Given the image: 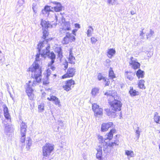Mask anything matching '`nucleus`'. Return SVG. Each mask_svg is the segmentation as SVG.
Returning <instances> with one entry per match:
<instances>
[{"instance_id": "61", "label": "nucleus", "mask_w": 160, "mask_h": 160, "mask_svg": "<svg viewBox=\"0 0 160 160\" xmlns=\"http://www.w3.org/2000/svg\"><path fill=\"white\" fill-rule=\"evenodd\" d=\"M72 55H73V53H72V51H70V52H69V56H72Z\"/></svg>"}, {"instance_id": "44", "label": "nucleus", "mask_w": 160, "mask_h": 160, "mask_svg": "<svg viewBox=\"0 0 160 160\" xmlns=\"http://www.w3.org/2000/svg\"><path fill=\"white\" fill-rule=\"evenodd\" d=\"M116 0H108V4L109 5H114L116 3Z\"/></svg>"}, {"instance_id": "28", "label": "nucleus", "mask_w": 160, "mask_h": 160, "mask_svg": "<svg viewBox=\"0 0 160 160\" xmlns=\"http://www.w3.org/2000/svg\"><path fill=\"white\" fill-rule=\"evenodd\" d=\"M106 112L107 115L110 117H112L113 116H115V111H110V110L109 109H105V110Z\"/></svg>"}, {"instance_id": "5", "label": "nucleus", "mask_w": 160, "mask_h": 160, "mask_svg": "<svg viewBox=\"0 0 160 160\" xmlns=\"http://www.w3.org/2000/svg\"><path fill=\"white\" fill-rule=\"evenodd\" d=\"M54 149V145L50 143H47L42 147V153L44 157H48Z\"/></svg>"}, {"instance_id": "23", "label": "nucleus", "mask_w": 160, "mask_h": 160, "mask_svg": "<svg viewBox=\"0 0 160 160\" xmlns=\"http://www.w3.org/2000/svg\"><path fill=\"white\" fill-rule=\"evenodd\" d=\"M13 128L12 126L9 125H6L5 127L4 132L6 133L11 132L13 131Z\"/></svg>"}, {"instance_id": "21", "label": "nucleus", "mask_w": 160, "mask_h": 160, "mask_svg": "<svg viewBox=\"0 0 160 160\" xmlns=\"http://www.w3.org/2000/svg\"><path fill=\"white\" fill-rule=\"evenodd\" d=\"M56 52L58 53V59L61 60L63 57L62 50L60 47H58L56 49Z\"/></svg>"}, {"instance_id": "34", "label": "nucleus", "mask_w": 160, "mask_h": 160, "mask_svg": "<svg viewBox=\"0 0 160 160\" xmlns=\"http://www.w3.org/2000/svg\"><path fill=\"white\" fill-rule=\"evenodd\" d=\"M44 105L43 103H41L38 106V109L39 112H42L43 111L44 109Z\"/></svg>"}, {"instance_id": "14", "label": "nucleus", "mask_w": 160, "mask_h": 160, "mask_svg": "<svg viewBox=\"0 0 160 160\" xmlns=\"http://www.w3.org/2000/svg\"><path fill=\"white\" fill-rule=\"evenodd\" d=\"M54 4L56 5V6L52 8V9L56 12H58L62 11L63 7L60 3L57 2H52Z\"/></svg>"}, {"instance_id": "53", "label": "nucleus", "mask_w": 160, "mask_h": 160, "mask_svg": "<svg viewBox=\"0 0 160 160\" xmlns=\"http://www.w3.org/2000/svg\"><path fill=\"white\" fill-rule=\"evenodd\" d=\"M48 66L50 67V68L52 70L54 71L55 70V68L52 65H49V63L48 64Z\"/></svg>"}, {"instance_id": "58", "label": "nucleus", "mask_w": 160, "mask_h": 160, "mask_svg": "<svg viewBox=\"0 0 160 160\" xmlns=\"http://www.w3.org/2000/svg\"><path fill=\"white\" fill-rule=\"evenodd\" d=\"M66 64L64 65V67L66 69L67 68H68V63L67 62H66V63H65Z\"/></svg>"}, {"instance_id": "55", "label": "nucleus", "mask_w": 160, "mask_h": 160, "mask_svg": "<svg viewBox=\"0 0 160 160\" xmlns=\"http://www.w3.org/2000/svg\"><path fill=\"white\" fill-rule=\"evenodd\" d=\"M42 13L43 14H48V13L44 9L42 10Z\"/></svg>"}, {"instance_id": "33", "label": "nucleus", "mask_w": 160, "mask_h": 160, "mask_svg": "<svg viewBox=\"0 0 160 160\" xmlns=\"http://www.w3.org/2000/svg\"><path fill=\"white\" fill-rule=\"evenodd\" d=\"M97 78L99 81H106V78L104 77L101 73H99L97 76Z\"/></svg>"}, {"instance_id": "3", "label": "nucleus", "mask_w": 160, "mask_h": 160, "mask_svg": "<svg viewBox=\"0 0 160 160\" xmlns=\"http://www.w3.org/2000/svg\"><path fill=\"white\" fill-rule=\"evenodd\" d=\"M112 98L108 102L111 109L115 112L120 111L122 104L120 101V98L119 97H116L115 98L112 97Z\"/></svg>"}, {"instance_id": "35", "label": "nucleus", "mask_w": 160, "mask_h": 160, "mask_svg": "<svg viewBox=\"0 0 160 160\" xmlns=\"http://www.w3.org/2000/svg\"><path fill=\"white\" fill-rule=\"evenodd\" d=\"M109 77L112 79L115 77L114 72L111 68H110L109 70Z\"/></svg>"}, {"instance_id": "7", "label": "nucleus", "mask_w": 160, "mask_h": 160, "mask_svg": "<svg viewBox=\"0 0 160 160\" xmlns=\"http://www.w3.org/2000/svg\"><path fill=\"white\" fill-rule=\"evenodd\" d=\"M45 44L43 45V47H42V48L41 49L40 51L38 52V53L37 54L40 53V55L41 54L42 57L45 58L46 56L48 55V54L50 53V46L49 44ZM38 52L39 51L38 50Z\"/></svg>"}, {"instance_id": "56", "label": "nucleus", "mask_w": 160, "mask_h": 160, "mask_svg": "<svg viewBox=\"0 0 160 160\" xmlns=\"http://www.w3.org/2000/svg\"><path fill=\"white\" fill-rule=\"evenodd\" d=\"M77 31V30L76 29H74L72 30V33L75 36H76V32Z\"/></svg>"}, {"instance_id": "51", "label": "nucleus", "mask_w": 160, "mask_h": 160, "mask_svg": "<svg viewBox=\"0 0 160 160\" xmlns=\"http://www.w3.org/2000/svg\"><path fill=\"white\" fill-rule=\"evenodd\" d=\"M4 115L5 118L7 119H8L9 118V113H4Z\"/></svg>"}, {"instance_id": "43", "label": "nucleus", "mask_w": 160, "mask_h": 160, "mask_svg": "<svg viewBox=\"0 0 160 160\" xmlns=\"http://www.w3.org/2000/svg\"><path fill=\"white\" fill-rule=\"evenodd\" d=\"M160 119V116H156V115L154 116V121L156 123H159Z\"/></svg>"}, {"instance_id": "19", "label": "nucleus", "mask_w": 160, "mask_h": 160, "mask_svg": "<svg viewBox=\"0 0 160 160\" xmlns=\"http://www.w3.org/2000/svg\"><path fill=\"white\" fill-rule=\"evenodd\" d=\"M125 77L128 80L132 81L133 78V77L135 74L132 72H131L126 71L125 73Z\"/></svg>"}, {"instance_id": "62", "label": "nucleus", "mask_w": 160, "mask_h": 160, "mask_svg": "<svg viewBox=\"0 0 160 160\" xmlns=\"http://www.w3.org/2000/svg\"><path fill=\"white\" fill-rule=\"evenodd\" d=\"M2 62V58H1L0 59V64Z\"/></svg>"}, {"instance_id": "26", "label": "nucleus", "mask_w": 160, "mask_h": 160, "mask_svg": "<svg viewBox=\"0 0 160 160\" xmlns=\"http://www.w3.org/2000/svg\"><path fill=\"white\" fill-rule=\"evenodd\" d=\"M115 132L116 130L115 129H111L107 135L106 138L109 140H111L112 138L113 133Z\"/></svg>"}, {"instance_id": "41", "label": "nucleus", "mask_w": 160, "mask_h": 160, "mask_svg": "<svg viewBox=\"0 0 160 160\" xmlns=\"http://www.w3.org/2000/svg\"><path fill=\"white\" fill-rule=\"evenodd\" d=\"M42 82L44 84H48L49 83L48 77L46 76L45 77L42 79Z\"/></svg>"}, {"instance_id": "39", "label": "nucleus", "mask_w": 160, "mask_h": 160, "mask_svg": "<svg viewBox=\"0 0 160 160\" xmlns=\"http://www.w3.org/2000/svg\"><path fill=\"white\" fill-rule=\"evenodd\" d=\"M75 59V57L72 55V56H69V62L72 64V63H74V60Z\"/></svg>"}, {"instance_id": "57", "label": "nucleus", "mask_w": 160, "mask_h": 160, "mask_svg": "<svg viewBox=\"0 0 160 160\" xmlns=\"http://www.w3.org/2000/svg\"><path fill=\"white\" fill-rule=\"evenodd\" d=\"M75 27L76 28H80V24L78 23H76L75 24Z\"/></svg>"}, {"instance_id": "64", "label": "nucleus", "mask_w": 160, "mask_h": 160, "mask_svg": "<svg viewBox=\"0 0 160 160\" xmlns=\"http://www.w3.org/2000/svg\"><path fill=\"white\" fill-rule=\"evenodd\" d=\"M159 148L160 149V145L159 146Z\"/></svg>"}, {"instance_id": "30", "label": "nucleus", "mask_w": 160, "mask_h": 160, "mask_svg": "<svg viewBox=\"0 0 160 160\" xmlns=\"http://www.w3.org/2000/svg\"><path fill=\"white\" fill-rule=\"evenodd\" d=\"M145 81L143 80H140L138 83V86L140 88L145 89L144 86Z\"/></svg>"}, {"instance_id": "8", "label": "nucleus", "mask_w": 160, "mask_h": 160, "mask_svg": "<svg viewBox=\"0 0 160 160\" xmlns=\"http://www.w3.org/2000/svg\"><path fill=\"white\" fill-rule=\"evenodd\" d=\"M92 109L94 112L95 116L99 117L102 115V109L100 108L99 106L97 104L94 103L92 104Z\"/></svg>"}, {"instance_id": "38", "label": "nucleus", "mask_w": 160, "mask_h": 160, "mask_svg": "<svg viewBox=\"0 0 160 160\" xmlns=\"http://www.w3.org/2000/svg\"><path fill=\"white\" fill-rule=\"evenodd\" d=\"M89 28L91 29H88L87 30V35L88 37H90L92 34V32L93 30V29L91 26H89Z\"/></svg>"}, {"instance_id": "11", "label": "nucleus", "mask_w": 160, "mask_h": 160, "mask_svg": "<svg viewBox=\"0 0 160 160\" xmlns=\"http://www.w3.org/2000/svg\"><path fill=\"white\" fill-rule=\"evenodd\" d=\"M104 94L108 96V101L109 100H111L112 97L115 98H116V97H119L117 95L116 92L112 90H109L106 92Z\"/></svg>"}, {"instance_id": "37", "label": "nucleus", "mask_w": 160, "mask_h": 160, "mask_svg": "<svg viewBox=\"0 0 160 160\" xmlns=\"http://www.w3.org/2000/svg\"><path fill=\"white\" fill-rule=\"evenodd\" d=\"M141 129H140L139 127H138L136 130V137L138 139L140 136V133L141 132Z\"/></svg>"}, {"instance_id": "12", "label": "nucleus", "mask_w": 160, "mask_h": 160, "mask_svg": "<svg viewBox=\"0 0 160 160\" xmlns=\"http://www.w3.org/2000/svg\"><path fill=\"white\" fill-rule=\"evenodd\" d=\"M131 61L129 62L130 64L132 65V68L134 69L139 68L140 64L137 61L134 60V58L132 57L130 58Z\"/></svg>"}, {"instance_id": "32", "label": "nucleus", "mask_w": 160, "mask_h": 160, "mask_svg": "<svg viewBox=\"0 0 160 160\" xmlns=\"http://www.w3.org/2000/svg\"><path fill=\"white\" fill-rule=\"evenodd\" d=\"M63 29L66 30H69L71 29L70 23L69 22H66L65 23V26L63 27Z\"/></svg>"}, {"instance_id": "2", "label": "nucleus", "mask_w": 160, "mask_h": 160, "mask_svg": "<svg viewBox=\"0 0 160 160\" xmlns=\"http://www.w3.org/2000/svg\"><path fill=\"white\" fill-rule=\"evenodd\" d=\"M35 79V80L33 81L31 85V81L29 82V83L27 84L26 91L29 99L31 100H33L35 97V95L33 93L34 90L32 88V87H34L37 85H38L39 83L41 82L42 81V78H38Z\"/></svg>"}, {"instance_id": "59", "label": "nucleus", "mask_w": 160, "mask_h": 160, "mask_svg": "<svg viewBox=\"0 0 160 160\" xmlns=\"http://www.w3.org/2000/svg\"><path fill=\"white\" fill-rule=\"evenodd\" d=\"M35 6H34L33 5V7H32V9L34 11V12L36 13L37 12V11L36 10H35Z\"/></svg>"}, {"instance_id": "42", "label": "nucleus", "mask_w": 160, "mask_h": 160, "mask_svg": "<svg viewBox=\"0 0 160 160\" xmlns=\"http://www.w3.org/2000/svg\"><path fill=\"white\" fill-rule=\"evenodd\" d=\"M154 34V31L151 29L150 30V33L146 34L147 38L148 39L149 37H151Z\"/></svg>"}, {"instance_id": "17", "label": "nucleus", "mask_w": 160, "mask_h": 160, "mask_svg": "<svg viewBox=\"0 0 160 160\" xmlns=\"http://www.w3.org/2000/svg\"><path fill=\"white\" fill-rule=\"evenodd\" d=\"M102 146H99L97 149V153L96 154V156L97 158L99 160H102Z\"/></svg>"}, {"instance_id": "49", "label": "nucleus", "mask_w": 160, "mask_h": 160, "mask_svg": "<svg viewBox=\"0 0 160 160\" xmlns=\"http://www.w3.org/2000/svg\"><path fill=\"white\" fill-rule=\"evenodd\" d=\"M97 41V39L94 37H92L91 38V41L92 43H95Z\"/></svg>"}, {"instance_id": "18", "label": "nucleus", "mask_w": 160, "mask_h": 160, "mask_svg": "<svg viewBox=\"0 0 160 160\" xmlns=\"http://www.w3.org/2000/svg\"><path fill=\"white\" fill-rule=\"evenodd\" d=\"M41 25L43 29H48V28L52 27V25L50 24L48 22L42 20L41 22Z\"/></svg>"}, {"instance_id": "4", "label": "nucleus", "mask_w": 160, "mask_h": 160, "mask_svg": "<svg viewBox=\"0 0 160 160\" xmlns=\"http://www.w3.org/2000/svg\"><path fill=\"white\" fill-rule=\"evenodd\" d=\"M98 139L99 142V146H102L103 148V151L105 152H108L107 150V149L108 147H112L114 146L118 145L119 144V141L118 140H116L114 141V142H109L108 145L105 142V140L103 139V137L101 136H98Z\"/></svg>"}, {"instance_id": "47", "label": "nucleus", "mask_w": 160, "mask_h": 160, "mask_svg": "<svg viewBox=\"0 0 160 160\" xmlns=\"http://www.w3.org/2000/svg\"><path fill=\"white\" fill-rule=\"evenodd\" d=\"M103 82H105V86H108L110 83V82L108 79H106V81H104Z\"/></svg>"}, {"instance_id": "29", "label": "nucleus", "mask_w": 160, "mask_h": 160, "mask_svg": "<svg viewBox=\"0 0 160 160\" xmlns=\"http://www.w3.org/2000/svg\"><path fill=\"white\" fill-rule=\"evenodd\" d=\"M116 51L115 49L113 48H110L108 50V53L109 55L108 57L109 58H111L113 55L115 53Z\"/></svg>"}, {"instance_id": "45", "label": "nucleus", "mask_w": 160, "mask_h": 160, "mask_svg": "<svg viewBox=\"0 0 160 160\" xmlns=\"http://www.w3.org/2000/svg\"><path fill=\"white\" fill-rule=\"evenodd\" d=\"M44 9L48 13V15H49V12L52 11V10H51L50 8V7L48 6H45L44 7Z\"/></svg>"}, {"instance_id": "40", "label": "nucleus", "mask_w": 160, "mask_h": 160, "mask_svg": "<svg viewBox=\"0 0 160 160\" xmlns=\"http://www.w3.org/2000/svg\"><path fill=\"white\" fill-rule=\"evenodd\" d=\"M24 134H22V133H21V138H20V142L22 143H23L25 141V136H26V133H23Z\"/></svg>"}, {"instance_id": "50", "label": "nucleus", "mask_w": 160, "mask_h": 160, "mask_svg": "<svg viewBox=\"0 0 160 160\" xmlns=\"http://www.w3.org/2000/svg\"><path fill=\"white\" fill-rule=\"evenodd\" d=\"M3 111L4 113H8V108L6 106H4Z\"/></svg>"}, {"instance_id": "15", "label": "nucleus", "mask_w": 160, "mask_h": 160, "mask_svg": "<svg viewBox=\"0 0 160 160\" xmlns=\"http://www.w3.org/2000/svg\"><path fill=\"white\" fill-rule=\"evenodd\" d=\"M47 99L49 101L54 102V103L57 105L59 106L60 105V101L58 98L55 96H51L50 98H48Z\"/></svg>"}, {"instance_id": "6", "label": "nucleus", "mask_w": 160, "mask_h": 160, "mask_svg": "<svg viewBox=\"0 0 160 160\" xmlns=\"http://www.w3.org/2000/svg\"><path fill=\"white\" fill-rule=\"evenodd\" d=\"M43 35L42 38L43 39H44L43 41L41 42L38 45V49L39 52L40 51L42 47H43V45L45 44H47L48 41V39L46 38L48 35V29H43Z\"/></svg>"}, {"instance_id": "36", "label": "nucleus", "mask_w": 160, "mask_h": 160, "mask_svg": "<svg viewBox=\"0 0 160 160\" xmlns=\"http://www.w3.org/2000/svg\"><path fill=\"white\" fill-rule=\"evenodd\" d=\"M27 140L26 141L27 144V148L29 149L30 147L32 145L31 140L30 138H27Z\"/></svg>"}, {"instance_id": "16", "label": "nucleus", "mask_w": 160, "mask_h": 160, "mask_svg": "<svg viewBox=\"0 0 160 160\" xmlns=\"http://www.w3.org/2000/svg\"><path fill=\"white\" fill-rule=\"evenodd\" d=\"M48 57L51 59V61L49 62V65H52L55 62L56 55L53 52H50L47 56Z\"/></svg>"}, {"instance_id": "24", "label": "nucleus", "mask_w": 160, "mask_h": 160, "mask_svg": "<svg viewBox=\"0 0 160 160\" xmlns=\"http://www.w3.org/2000/svg\"><path fill=\"white\" fill-rule=\"evenodd\" d=\"M130 88L129 93L131 96H134L138 95L139 92L134 90L132 87H130Z\"/></svg>"}, {"instance_id": "10", "label": "nucleus", "mask_w": 160, "mask_h": 160, "mask_svg": "<svg viewBox=\"0 0 160 160\" xmlns=\"http://www.w3.org/2000/svg\"><path fill=\"white\" fill-rule=\"evenodd\" d=\"M75 84L74 81L72 79L68 80L66 81V85L63 86V88L64 90L68 91L71 89V87L72 85Z\"/></svg>"}, {"instance_id": "60", "label": "nucleus", "mask_w": 160, "mask_h": 160, "mask_svg": "<svg viewBox=\"0 0 160 160\" xmlns=\"http://www.w3.org/2000/svg\"><path fill=\"white\" fill-rule=\"evenodd\" d=\"M135 13V12L133 11H131V14L132 15H134Z\"/></svg>"}, {"instance_id": "31", "label": "nucleus", "mask_w": 160, "mask_h": 160, "mask_svg": "<svg viewBox=\"0 0 160 160\" xmlns=\"http://www.w3.org/2000/svg\"><path fill=\"white\" fill-rule=\"evenodd\" d=\"M125 152V154L128 157H132L134 156V153L132 151L126 150Z\"/></svg>"}, {"instance_id": "25", "label": "nucleus", "mask_w": 160, "mask_h": 160, "mask_svg": "<svg viewBox=\"0 0 160 160\" xmlns=\"http://www.w3.org/2000/svg\"><path fill=\"white\" fill-rule=\"evenodd\" d=\"M144 73L143 71L139 69L136 72V75L138 78H142L144 77Z\"/></svg>"}, {"instance_id": "52", "label": "nucleus", "mask_w": 160, "mask_h": 160, "mask_svg": "<svg viewBox=\"0 0 160 160\" xmlns=\"http://www.w3.org/2000/svg\"><path fill=\"white\" fill-rule=\"evenodd\" d=\"M51 70H49V69H48L47 70V73L46 76L49 77V76L51 74Z\"/></svg>"}, {"instance_id": "1", "label": "nucleus", "mask_w": 160, "mask_h": 160, "mask_svg": "<svg viewBox=\"0 0 160 160\" xmlns=\"http://www.w3.org/2000/svg\"><path fill=\"white\" fill-rule=\"evenodd\" d=\"M40 54V53L36 54L35 61L28 69V71L32 72V77L34 79L42 78V70L38 63L40 59L39 58Z\"/></svg>"}, {"instance_id": "63", "label": "nucleus", "mask_w": 160, "mask_h": 160, "mask_svg": "<svg viewBox=\"0 0 160 160\" xmlns=\"http://www.w3.org/2000/svg\"><path fill=\"white\" fill-rule=\"evenodd\" d=\"M55 19L57 21L58 20V17L56 15L55 16Z\"/></svg>"}, {"instance_id": "9", "label": "nucleus", "mask_w": 160, "mask_h": 160, "mask_svg": "<svg viewBox=\"0 0 160 160\" xmlns=\"http://www.w3.org/2000/svg\"><path fill=\"white\" fill-rule=\"evenodd\" d=\"M75 72V69L74 68H69L68 69L66 73L62 76V78L72 77L74 75Z\"/></svg>"}, {"instance_id": "54", "label": "nucleus", "mask_w": 160, "mask_h": 160, "mask_svg": "<svg viewBox=\"0 0 160 160\" xmlns=\"http://www.w3.org/2000/svg\"><path fill=\"white\" fill-rule=\"evenodd\" d=\"M24 3V1L22 0H19L18 1V4H20L19 6L22 5Z\"/></svg>"}, {"instance_id": "13", "label": "nucleus", "mask_w": 160, "mask_h": 160, "mask_svg": "<svg viewBox=\"0 0 160 160\" xmlns=\"http://www.w3.org/2000/svg\"><path fill=\"white\" fill-rule=\"evenodd\" d=\"M113 125L112 122H108L102 124L101 130L102 132L106 131L108 130V128L111 127Z\"/></svg>"}, {"instance_id": "27", "label": "nucleus", "mask_w": 160, "mask_h": 160, "mask_svg": "<svg viewBox=\"0 0 160 160\" xmlns=\"http://www.w3.org/2000/svg\"><path fill=\"white\" fill-rule=\"evenodd\" d=\"M99 89L98 88H94L92 89L91 94L93 97H95L98 93Z\"/></svg>"}, {"instance_id": "46", "label": "nucleus", "mask_w": 160, "mask_h": 160, "mask_svg": "<svg viewBox=\"0 0 160 160\" xmlns=\"http://www.w3.org/2000/svg\"><path fill=\"white\" fill-rule=\"evenodd\" d=\"M70 37H69V38L71 42L72 41H74L75 40V36L72 35V34L70 33Z\"/></svg>"}, {"instance_id": "22", "label": "nucleus", "mask_w": 160, "mask_h": 160, "mask_svg": "<svg viewBox=\"0 0 160 160\" xmlns=\"http://www.w3.org/2000/svg\"><path fill=\"white\" fill-rule=\"evenodd\" d=\"M70 33L69 32H67L66 33V36L63 38V40L62 42L63 44H67L69 43L70 41L69 37H70Z\"/></svg>"}, {"instance_id": "20", "label": "nucleus", "mask_w": 160, "mask_h": 160, "mask_svg": "<svg viewBox=\"0 0 160 160\" xmlns=\"http://www.w3.org/2000/svg\"><path fill=\"white\" fill-rule=\"evenodd\" d=\"M20 131L21 133H26V128H27V125L26 123L22 121V123L20 125Z\"/></svg>"}, {"instance_id": "48", "label": "nucleus", "mask_w": 160, "mask_h": 160, "mask_svg": "<svg viewBox=\"0 0 160 160\" xmlns=\"http://www.w3.org/2000/svg\"><path fill=\"white\" fill-rule=\"evenodd\" d=\"M144 28H142V30L140 32V36L141 37V38L142 39L143 38V35L144 34V33H143V30H144Z\"/></svg>"}]
</instances>
